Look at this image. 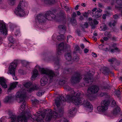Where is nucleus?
Instances as JSON below:
<instances>
[{"mask_svg":"<svg viewBox=\"0 0 122 122\" xmlns=\"http://www.w3.org/2000/svg\"><path fill=\"white\" fill-rule=\"evenodd\" d=\"M66 59L68 61L71 60V56L70 53H68L65 55Z\"/></svg>","mask_w":122,"mask_h":122,"instance_id":"nucleus-29","label":"nucleus"},{"mask_svg":"<svg viewBox=\"0 0 122 122\" xmlns=\"http://www.w3.org/2000/svg\"><path fill=\"white\" fill-rule=\"evenodd\" d=\"M55 15L50 11H47L46 14V20L47 19L49 20H52L55 18Z\"/></svg>","mask_w":122,"mask_h":122,"instance_id":"nucleus-12","label":"nucleus"},{"mask_svg":"<svg viewBox=\"0 0 122 122\" xmlns=\"http://www.w3.org/2000/svg\"><path fill=\"white\" fill-rule=\"evenodd\" d=\"M115 60V59L114 58H112L111 59H110L108 60V61L113 63L114 61Z\"/></svg>","mask_w":122,"mask_h":122,"instance_id":"nucleus-42","label":"nucleus"},{"mask_svg":"<svg viewBox=\"0 0 122 122\" xmlns=\"http://www.w3.org/2000/svg\"><path fill=\"white\" fill-rule=\"evenodd\" d=\"M58 122H68V121L64 118H62L58 121Z\"/></svg>","mask_w":122,"mask_h":122,"instance_id":"nucleus-35","label":"nucleus"},{"mask_svg":"<svg viewBox=\"0 0 122 122\" xmlns=\"http://www.w3.org/2000/svg\"><path fill=\"white\" fill-rule=\"evenodd\" d=\"M84 81L86 83H87L91 81V79L89 78H87L86 76H85L84 79Z\"/></svg>","mask_w":122,"mask_h":122,"instance_id":"nucleus-30","label":"nucleus"},{"mask_svg":"<svg viewBox=\"0 0 122 122\" xmlns=\"http://www.w3.org/2000/svg\"><path fill=\"white\" fill-rule=\"evenodd\" d=\"M0 32L4 35H5L7 34V30L5 24L0 22Z\"/></svg>","mask_w":122,"mask_h":122,"instance_id":"nucleus-13","label":"nucleus"},{"mask_svg":"<svg viewBox=\"0 0 122 122\" xmlns=\"http://www.w3.org/2000/svg\"><path fill=\"white\" fill-rule=\"evenodd\" d=\"M65 38V37L62 34L58 36L57 37V39L58 40H62Z\"/></svg>","mask_w":122,"mask_h":122,"instance_id":"nucleus-31","label":"nucleus"},{"mask_svg":"<svg viewBox=\"0 0 122 122\" xmlns=\"http://www.w3.org/2000/svg\"><path fill=\"white\" fill-rule=\"evenodd\" d=\"M13 97L12 96H9L8 97H7L4 99L5 102H9L10 101Z\"/></svg>","mask_w":122,"mask_h":122,"instance_id":"nucleus-27","label":"nucleus"},{"mask_svg":"<svg viewBox=\"0 0 122 122\" xmlns=\"http://www.w3.org/2000/svg\"><path fill=\"white\" fill-rule=\"evenodd\" d=\"M38 74V71L37 70L34 69L33 71V73L31 78L32 80H34Z\"/></svg>","mask_w":122,"mask_h":122,"instance_id":"nucleus-22","label":"nucleus"},{"mask_svg":"<svg viewBox=\"0 0 122 122\" xmlns=\"http://www.w3.org/2000/svg\"><path fill=\"white\" fill-rule=\"evenodd\" d=\"M64 88L67 91H69L71 89V88L68 86L66 85L64 86Z\"/></svg>","mask_w":122,"mask_h":122,"instance_id":"nucleus-36","label":"nucleus"},{"mask_svg":"<svg viewBox=\"0 0 122 122\" xmlns=\"http://www.w3.org/2000/svg\"><path fill=\"white\" fill-rule=\"evenodd\" d=\"M76 14L75 12H74L72 14V17L74 18L76 16Z\"/></svg>","mask_w":122,"mask_h":122,"instance_id":"nucleus-46","label":"nucleus"},{"mask_svg":"<svg viewBox=\"0 0 122 122\" xmlns=\"http://www.w3.org/2000/svg\"><path fill=\"white\" fill-rule=\"evenodd\" d=\"M88 24L87 22H85L82 26V27L83 28H86L88 27Z\"/></svg>","mask_w":122,"mask_h":122,"instance_id":"nucleus-39","label":"nucleus"},{"mask_svg":"<svg viewBox=\"0 0 122 122\" xmlns=\"http://www.w3.org/2000/svg\"><path fill=\"white\" fill-rule=\"evenodd\" d=\"M82 95V93L80 92H75L72 90L70 95H68L66 97V100H72L73 103L76 105H82L86 110L91 111L92 109V106L86 100L80 97Z\"/></svg>","mask_w":122,"mask_h":122,"instance_id":"nucleus-1","label":"nucleus"},{"mask_svg":"<svg viewBox=\"0 0 122 122\" xmlns=\"http://www.w3.org/2000/svg\"><path fill=\"white\" fill-rule=\"evenodd\" d=\"M64 44L63 43H62L59 44L58 46V49L56 55L57 56L60 55L62 52V50H63Z\"/></svg>","mask_w":122,"mask_h":122,"instance_id":"nucleus-17","label":"nucleus"},{"mask_svg":"<svg viewBox=\"0 0 122 122\" xmlns=\"http://www.w3.org/2000/svg\"><path fill=\"white\" fill-rule=\"evenodd\" d=\"M25 103L24 102L19 109V112L21 115L16 117L15 115L12 114H9V117L11 118V122H27L28 117L27 113L24 111Z\"/></svg>","mask_w":122,"mask_h":122,"instance_id":"nucleus-2","label":"nucleus"},{"mask_svg":"<svg viewBox=\"0 0 122 122\" xmlns=\"http://www.w3.org/2000/svg\"><path fill=\"white\" fill-rule=\"evenodd\" d=\"M98 7L101 8H102L103 7L102 5V4L100 3H98Z\"/></svg>","mask_w":122,"mask_h":122,"instance_id":"nucleus-45","label":"nucleus"},{"mask_svg":"<svg viewBox=\"0 0 122 122\" xmlns=\"http://www.w3.org/2000/svg\"><path fill=\"white\" fill-rule=\"evenodd\" d=\"M122 2V1L121 0H117L116 1V3L118 5V6H115V8H117L118 9H120L119 8L121 7L122 6L121 5V3Z\"/></svg>","mask_w":122,"mask_h":122,"instance_id":"nucleus-28","label":"nucleus"},{"mask_svg":"<svg viewBox=\"0 0 122 122\" xmlns=\"http://www.w3.org/2000/svg\"><path fill=\"white\" fill-rule=\"evenodd\" d=\"M116 105V103L115 101H112V106L113 107L115 106Z\"/></svg>","mask_w":122,"mask_h":122,"instance_id":"nucleus-43","label":"nucleus"},{"mask_svg":"<svg viewBox=\"0 0 122 122\" xmlns=\"http://www.w3.org/2000/svg\"><path fill=\"white\" fill-rule=\"evenodd\" d=\"M17 64V61H16L11 63L9 67V72L7 73L8 74H10L12 75L13 79L15 80L17 79L15 74V71Z\"/></svg>","mask_w":122,"mask_h":122,"instance_id":"nucleus-5","label":"nucleus"},{"mask_svg":"<svg viewBox=\"0 0 122 122\" xmlns=\"http://www.w3.org/2000/svg\"><path fill=\"white\" fill-rule=\"evenodd\" d=\"M92 56H93L94 57H95L97 56V55L95 53H92Z\"/></svg>","mask_w":122,"mask_h":122,"instance_id":"nucleus-50","label":"nucleus"},{"mask_svg":"<svg viewBox=\"0 0 122 122\" xmlns=\"http://www.w3.org/2000/svg\"><path fill=\"white\" fill-rule=\"evenodd\" d=\"M120 110V108L117 106H115L112 112V114L114 115L117 114Z\"/></svg>","mask_w":122,"mask_h":122,"instance_id":"nucleus-20","label":"nucleus"},{"mask_svg":"<svg viewBox=\"0 0 122 122\" xmlns=\"http://www.w3.org/2000/svg\"><path fill=\"white\" fill-rule=\"evenodd\" d=\"M6 81V80L4 78H0V84L4 88H6L7 87V86L5 83Z\"/></svg>","mask_w":122,"mask_h":122,"instance_id":"nucleus-19","label":"nucleus"},{"mask_svg":"<svg viewBox=\"0 0 122 122\" xmlns=\"http://www.w3.org/2000/svg\"><path fill=\"white\" fill-rule=\"evenodd\" d=\"M81 5L83 7H85L86 6V4L85 3L81 4Z\"/></svg>","mask_w":122,"mask_h":122,"instance_id":"nucleus-59","label":"nucleus"},{"mask_svg":"<svg viewBox=\"0 0 122 122\" xmlns=\"http://www.w3.org/2000/svg\"><path fill=\"white\" fill-rule=\"evenodd\" d=\"M83 15L84 17H88V13L86 12H85L83 13Z\"/></svg>","mask_w":122,"mask_h":122,"instance_id":"nucleus-44","label":"nucleus"},{"mask_svg":"<svg viewBox=\"0 0 122 122\" xmlns=\"http://www.w3.org/2000/svg\"><path fill=\"white\" fill-rule=\"evenodd\" d=\"M15 0H9L8 2L9 4L12 5H14L15 3Z\"/></svg>","mask_w":122,"mask_h":122,"instance_id":"nucleus-34","label":"nucleus"},{"mask_svg":"<svg viewBox=\"0 0 122 122\" xmlns=\"http://www.w3.org/2000/svg\"><path fill=\"white\" fill-rule=\"evenodd\" d=\"M72 36L70 35L68 36L67 37V41H68V40L69 39H72Z\"/></svg>","mask_w":122,"mask_h":122,"instance_id":"nucleus-48","label":"nucleus"},{"mask_svg":"<svg viewBox=\"0 0 122 122\" xmlns=\"http://www.w3.org/2000/svg\"><path fill=\"white\" fill-rule=\"evenodd\" d=\"M64 8H65V10L66 11H68L69 10V8L68 7H67V6H65L64 7Z\"/></svg>","mask_w":122,"mask_h":122,"instance_id":"nucleus-51","label":"nucleus"},{"mask_svg":"<svg viewBox=\"0 0 122 122\" xmlns=\"http://www.w3.org/2000/svg\"><path fill=\"white\" fill-rule=\"evenodd\" d=\"M16 96L17 99L19 100V102H20L24 100V93L23 92L20 91L18 92H17Z\"/></svg>","mask_w":122,"mask_h":122,"instance_id":"nucleus-10","label":"nucleus"},{"mask_svg":"<svg viewBox=\"0 0 122 122\" xmlns=\"http://www.w3.org/2000/svg\"><path fill=\"white\" fill-rule=\"evenodd\" d=\"M20 33V32L19 31H16L15 33V34L16 35H17L18 34Z\"/></svg>","mask_w":122,"mask_h":122,"instance_id":"nucleus-55","label":"nucleus"},{"mask_svg":"<svg viewBox=\"0 0 122 122\" xmlns=\"http://www.w3.org/2000/svg\"><path fill=\"white\" fill-rule=\"evenodd\" d=\"M59 17L61 19H63L66 17L65 15L64 14V12L60 14Z\"/></svg>","mask_w":122,"mask_h":122,"instance_id":"nucleus-37","label":"nucleus"},{"mask_svg":"<svg viewBox=\"0 0 122 122\" xmlns=\"http://www.w3.org/2000/svg\"><path fill=\"white\" fill-rule=\"evenodd\" d=\"M82 77L80 74H77L73 77L71 79V81L73 83H76L79 82L81 79Z\"/></svg>","mask_w":122,"mask_h":122,"instance_id":"nucleus-15","label":"nucleus"},{"mask_svg":"<svg viewBox=\"0 0 122 122\" xmlns=\"http://www.w3.org/2000/svg\"><path fill=\"white\" fill-rule=\"evenodd\" d=\"M31 101L33 102L36 103H38L39 102V101L38 100L36 99V98H34L33 99H32L31 100Z\"/></svg>","mask_w":122,"mask_h":122,"instance_id":"nucleus-41","label":"nucleus"},{"mask_svg":"<svg viewBox=\"0 0 122 122\" xmlns=\"http://www.w3.org/2000/svg\"><path fill=\"white\" fill-rule=\"evenodd\" d=\"M88 20L89 21V23L90 25L92 27V29L95 27V25H97L98 23V22L95 19L92 20L91 18H89Z\"/></svg>","mask_w":122,"mask_h":122,"instance_id":"nucleus-16","label":"nucleus"},{"mask_svg":"<svg viewBox=\"0 0 122 122\" xmlns=\"http://www.w3.org/2000/svg\"><path fill=\"white\" fill-rule=\"evenodd\" d=\"M79 5H76V6L75 7V10H77L78 9V7L79 6Z\"/></svg>","mask_w":122,"mask_h":122,"instance_id":"nucleus-54","label":"nucleus"},{"mask_svg":"<svg viewBox=\"0 0 122 122\" xmlns=\"http://www.w3.org/2000/svg\"><path fill=\"white\" fill-rule=\"evenodd\" d=\"M75 61H77L79 59V58L78 56H76L74 58Z\"/></svg>","mask_w":122,"mask_h":122,"instance_id":"nucleus-49","label":"nucleus"},{"mask_svg":"<svg viewBox=\"0 0 122 122\" xmlns=\"http://www.w3.org/2000/svg\"><path fill=\"white\" fill-rule=\"evenodd\" d=\"M48 79L46 75L43 77L40 80L41 85V86H44L48 82Z\"/></svg>","mask_w":122,"mask_h":122,"instance_id":"nucleus-18","label":"nucleus"},{"mask_svg":"<svg viewBox=\"0 0 122 122\" xmlns=\"http://www.w3.org/2000/svg\"><path fill=\"white\" fill-rule=\"evenodd\" d=\"M18 83L17 82L15 81L11 84L10 87L8 91H10L13 89L15 88L16 87Z\"/></svg>","mask_w":122,"mask_h":122,"instance_id":"nucleus-24","label":"nucleus"},{"mask_svg":"<svg viewBox=\"0 0 122 122\" xmlns=\"http://www.w3.org/2000/svg\"><path fill=\"white\" fill-rule=\"evenodd\" d=\"M55 0H45V3L46 4H53L55 3Z\"/></svg>","mask_w":122,"mask_h":122,"instance_id":"nucleus-26","label":"nucleus"},{"mask_svg":"<svg viewBox=\"0 0 122 122\" xmlns=\"http://www.w3.org/2000/svg\"><path fill=\"white\" fill-rule=\"evenodd\" d=\"M27 5V3L25 1L23 0L21 1L15 11L16 14L20 16H24L25 15V13L23 8L25 7Z\"/></svg>","mask_w":122,"mask_h":122,"instance_id":"nucleus-4","label":"nucleus"},{"mask_svg":"<svg viewBox=\"0 0 122 122\" xmlns=\"http://www.w3.org/2000/svg\"><path fill=\"white\" fill-rule=\"evenodd\" d=\"M102 11V10L99 9V10H97V11L96 12V14L95 15V17L97 18L101 17L102 15V14L101 12Z\"/></svg>","mask_w":122,"mask_h":122,"instance_id":"nucleus-25","label":"nucleus"},{"mask_svg":"<svg viewBox=\"0 0 122 122\" xmlns=\"http://www.w3.org/2000/svg\"><path fill=\"white\" fill-rule=\"evenodd\" d=\"M76 110V108H74L73 109L69 111V116L71 117L73 116V113Z\"/></svg>","mask_w":122,"mask_h":122,"instance_id":"nucleus-32","label":"nucleus"},{"mask_svg":"<svg viewBox=\"0 0 122 122\" xmlns=\"http://www.w3.org/2000/svg\"><path fill=\"white\" fill-rule=\"evenodd\" d=\"M31 85V83L30 82H28L25 83L23 85L26 88L28 89L27 91L30 92L39 89V87L38 85L34 84L32 87H30Z\"/></svg>","mask_w":122,"mask_h":122,"instance_id":"nucleus-7","label":"nucleus"},{"mask_svg":"<svg viewBox=\"0 0 122 122\" xmlns=\"http://www.w3.org/2000/svg\"><path fill=\"white\" fill-rule=\"evenodd\" d=\"M80 46H81V48L82 49H83L84 47V45L83 44H81V45Z\"/></svg>","mask_w":122,"mask_h":122,"instance_id":"nucleus-60","label":"nucleus"},{"mask_svg":"<svg viewBox=\"0 0 122 122\" xmlns=\"http://www.w3.org/2000/svg\"><path fill=\"white\" fill-rule=\"evenodd\" d=\"M58 27L60 30V33L62 34H64L65 31V26L61 25H60Z\"/></svg>","mask_w":122,"mask_h":122,"instance_id":"nucleus-21","label":"nucleus"},{"mask_svg":"<svg viewBox=\"0 0 122 122\" xmlns=\"http://www.w3.org/2000/svg\"><path fill=\"white\" fill-rule=\"evenodd\" d=\"M113 17L115 19L117 18L118 17L117 15H113Z\"/></svg>","mask_w":122,"mask_h":122,"instance_id":"nucleus-58","label":"nucleus"},{"mask_svg":"<svg viewBox=\"0 0 122 122\" xmlns=\"http://www.w3.org/2000/svg\"><path fill=\"white\" fill-rule=\"evenodd\" d=\"M36 68L39 70L41 73L46 74L51 79L54 78L56 76L54 72L51 69L41 68L38 66H36Z\"/></svg>","mask_w":122,"mask_h":122,"instance_id":"nucleus-3","label":"nucleus"},{"mask_svg":"<svg viewBox=\"0 0 122 122\" xmlns=\"http://www.w3.org/2000/svg\"><path fill=\"white\" fill-rule=\"evenodd\" d=\"M108 38L107 37H104L103 38V40L105 41H107L108 40Z\"/></svg>","mask_w":122,"mask_h":122,"instance_id":"nucleus-52","label":"nucleus"},{"mask_svg":"<svg viewBox=\"0 0 122 122\" xmlns=\"http://www.w3.org/2000/svg\"><path fill=\"white\" fill-rule=\"evenodd\" d=\"M71 22L73 25H75L77 24V22L76 20L74 18H73L71 20Z\"/></svg>","mask_w":122,"mask_h":122,"instance_id":"nucleus-33","label":"nucleus"},{"mask_svg":"<svg viewBox=\"0 0 122 122\" xmlns=\"http://www.w3.org/2000/svg\"><path fill=\"white\" fill-rule=\"evenodd\" d=\"M115 93L117 95H118L120 94V92L119 90H118Z\"/></svg>","mask_w":122,"mask_h":122,"instance_id":"nucleus-47","label":"nucleus"},{"mask_svg":"<svg viewBox=\"0 0 122 122\" xmlns=\"http://www.w3.org/2000/svg\"><path fill=\"white\" fill-rule=\"evenodd\" d=\"M66 100L63 96H61L57 98L55 100V103L56 106L58 107L60 106L61 102L62 101L64 102Z\"/></svg>","mask_w":122,"mask_h":122,"instance_id":"nucleus-11","label":"nucleus"},{"mask_svg":"<svg viewBox=\"0 0 122 122\" xmlns=\"http://www.w3.org/2000/svg\"><path fill=\"white\" fill-rule=\"evenodd\" d=\"M109 103V102L107 100L102 101L101 102V106L97 107V110L100 112H104L107 110Z\"/></svg>","mask_w":122,"mask_h":122,"instance_id":"nucleus-6","label":"nucleus"},{"mask_svg":"<svg viewBox=\"0 0 122 122\" xmlns=\"http://www.w3.org/2000/svg\"><path fill=\"white\" fill-rule=\"evenodd\" d=\"M88 50L87 49H85L84 50V52L85 53H86L88 52Z\"/></svg>","mask_w":122,"mask_h":122,"instance_id":"nucleus-57","label":"nucleus"},{"mask_svg":"<svg viewBox=\"0 0 122 122\" xmlns=\"http://www.w3.org/2000/svg\"><path fill=\"white\" fill-rule=\"evenodd\" d=\"M99 90L98 87L96 86H92L88 88L87 90L88 95L89 97L92 94L97 93Z\"/></svg>","mask_w":122,"mask_h":122,"instance_id":"nucleus-9","label":"nucleus"},{"mask_svg":"<svg viewBox=\"0 0 122 122\" xmlns=\"http://www.w3.org/2000/svg\"><path fill=\"white\" fill-rule=\"evenodd\" d=\"M65 81L64 80H62L60 81L59 82V84L60 85H63L65 83Z\"/></svg>","mask_w":122,"mask_h":122,"instance_id":"nucleus-40","label":"nucleus"},{"mask_svg":"<svg viewBox=\"0 0 122 122\" xmlns=\"http://www.w3.org/2000/svg\"><path fill=\"white\" fill-rule=\"evenodd\" d=\"M58 112L59 115H62L63 113V109H60L58 110H56V111L54 112L53 113V115L51 116V114H50V116H48L46 118V120L47 121H49L51 120V118L53 117L54 118V119H56L57 117V116L58 117L59 116L58 114L57 113Z\"/></svg>","mask_w":122,"mask_h":122,"instance_id":"nucleus-8","label":"nucleus"},{"mask_svg":"<svg viewBox=\"0 0 122 122\" xmlns=\"http://www.w3.org/2000/svg\"><path fill=\"white\" fill-rule=\"evenodd\" d=\"M8 40L11 43V47L12 48H14L12 46H13L16 45L15 43V42L14 41V39L13 37L12 36H10L9 37Z\"/></svg>","mask_w":122,"mask_h":122,"instance_id":"nucleus-23","label":"nucleus"},{"mask_svg":"<svg viewBox=\"0 0 122 122\" xmlns=\"http://www.w3.org/2000/svg\"><path fill=\"white\" fill-rule=\"evenodd\" d=\"M106 15L105 14L103 15L102 17L104 19H105L106 18Z\"/></svg>","mask_w":122,"mask_h":122,"instance_id":"nucleus-53","label":"nucleus"},{"mask_svg":"<svg viewBox=\"0 0 122 122\" xmlns=\"http://www.w3.org/2000/svg\"><path fill=\"white\" fill-rule=\"evenodd\" d=\"M80 19L81 20H82L84 19V18L83 16H81L80 17Z\"/></svg>","mask_w":122,"mask_h":122,"instance_id":"nucleus-64","label":"nucleus"},{"mask_svg":"<svg viewBox=\"0 0 122 122\" xmlns=\"http://www.w3.org/2000/svg\"><path fill=\"white\" fill-rule=\"evenodd\" d=\"M36 19L37 21L42 23L46 21V18L44 17L42 14H40L37 15Z\"/></svg>","mask_w":122,"mask_h":122,"instance_id":"nucleus-14","label":"nucleus"},{"mask_svg":"<svg viewBox=\"0 0 122 122\" xmlns=\"http://www.w3.org/2000/svg\"><path fill=\"white\" fill-rule=\"evenodd\" d=\"M116 23V22L114 21V22H112L109 23V26H114Z\"/></svg>","mask_w":122,"mask_h":122,"instance_id":"nucleus-38","label":"nucleus"},{"mask_svg":"<svg viewBox=\"0 0 122 122\" xmlns=\"http://www.w3.org/2000/svg\"><path fill=\"white\" fill-rule=\"evenodd\" d=\"M77 15H80L81 14V13L79 11H77Z\"/></svg>","mask_w":122,"mask_h":122,"instance_id":"nucleus-61","label":"nucleus"},{"mask_svg":"<svg viewBox=\"0 0 122 122\" xmlns=\"http://www.w3.org/2000/svg\"><path fill=\"white\" fill-rule=\"evenodd\" d=\"M97 10V8H94L92 10V11L93 12Z\"/></svg>","mask_w":122,"mask_h":122,"instance_id":"nucleus-62","label":"nucleus"},{"mask_svg":"<svg viewBox=\"0 0 122 122\" xmlns=\"http://www.w3.org/2000/svg\"><path fill=\"white\" fill-rule=\"evenodd\" d=\"M102 1H104L105 2H107L109 0H101Z\"/></svg>","mask_w":122,"mask_h":122,"instance_id":"nucleus-63","label":"nucleus"},{"mask_svg":"<svg viewBox=\"0 0 122 122\" xmlns=\"http://www.w3.org/2000/svg\"><path fill=\"white\" fill-rule=\"evenodd\" d=\"M116 38L114 36H113L111 38V39L112 40H116Z\"/></svg>","mask_w":122,"mask_h":122,"instance_id":"nucleus-56","label":"nucleus"}]
</instances>
